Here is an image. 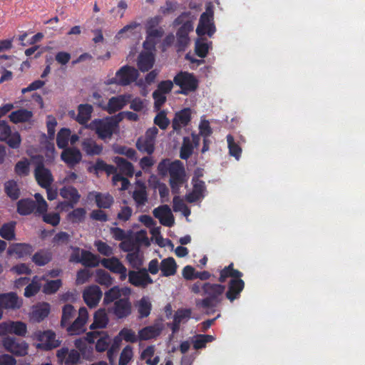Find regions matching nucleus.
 Masks as SVG:
<instances>
[{"instance_id": "f257e3e1", "label": "nucleus", "mask_w": 365, "mask_h": 365, "mask_svg": "<svg viewBox=\"0 0 365 365\" xmlns=\"http://www.w3.org/2000/svg\"><path fill=\"white\" fill-rule=\"evenodd\" d=\"M190 289L191 292L205 297L203 299L196 300L195 304L198 309L205 310V314L210 315L215 313V308L222 302L225 286L197 281Z\"/></svg>"}, {"instance_id": "f03ea898", "label": "nucleus", "mask_w": 365, "mask_h": 365, "mask_svg": "<svg viewBox=\"0 0 365 365\" xmlns=\"http://www.w3.org/2000/svg\"><path fill=\"white\" fill-rule=\"evenodd\" d=\"M169 175V184L172 191L178 194L180 187L187 180L183 163L179 160L173 161L170 164Z\"/></svg>"}, {"instance_id": "7ed1b4c3", "label": "nucleus", "mask_w": 365, "mask_h": 365, "mask_svg": "<svg viewBox=\"0 0 365 365\" xmlns=\"http://www.w3.org/2000/svg\"><path fill=\"white\" fill-rule=\"evenodd\" d=\"M174 83L179 86L180 90L176 93L188 95L191 92L195 91L198 88V80L193 73L187 71L178 72L173 78Z\"/></svg>"}, {"instance_id": "20e7f679", "label": "nucleus", "mask_w": 365, "mask_h": 365, "mask_svg": "<svg viewBox=\"0 0 365 365\" xmlns=\"http://www.w3.org/2000/svg\"><path fill=\"white\" fill-rule=\"evenodd\" d=\"M117 126L118 121L113 118H106L92 120L88 127L94 130L99 138L106 140L112 137Z\"/></svg>"}, {"instance_id": "39448f33", "label": "nucleus", "mask_w": 365, "mask_h": 365, "mask_svg": "<svg viewBox=\"0 0 365 365\" xmlns=\"http://www.w3.org/2000/svg\"><path fill=\"white\" fill-rule=\"evenodd\" d=\"M56 337L55 332L51 330H37L32 334V338L40 342L36 347L44 351L52 350L60 346L61 342Z\"/></svg>"}, {"instance_id": "423d86ee", "label": "nucleus", "mask_w": 365, "mask_h": 365, "mask_svg": "<svg viewBox=\"0 0 365 365\" xmlns=\"http://www.w3.org/2000/svg\"><path fill=\"white\" fill-rule=\"evenodd\" d=\"M139 76L138 70L135 67L125 65L115 73V76L110 80L109 83L125 86L136 81Z\"/></svg>"}, {"instance_id": "0eeeda50", "label": "nucleus", "mask_w": 365, "mask_h": 365, "mask_svg": "<svg viewBox=\"0 0 365 365\" xmlns=\"http://www.w3.org/2000/svg\"><path fill=\"white\" fill-rule=\"evenodd\" d=\"M214 12L211 6H207L200 18L199 24L196 29L198 36L207 34L211 37L215 32L216 29L213 21Z\"/></svg>"}, {"instance_id": "6e6552de", "label": "nucleus", "mask_w": 365, "mask_h": 365, "mask_svg": "<svg viewBox=\"0 0 365 365\" xmlns=\"http://www.w3.org/2000/svg\"><path fill=\"white\" fill-rule=\"evenodd\" d=\"M0 141L5 142L13 149L20 147L21 138L19 132H12L11 127L6 120H0Z\"/></svg>"}, {"instance_id": "1a4fd4ad", "label": "nucleus", "mask_w": 365, "mask_h": 365, "mask_svg": "<svg viewBox=\"0 0 365 365\" xmlns=\"http://www.w3.org/2000/svg\"><path fill=\"white\" fill-rule=\"evenodd\" d=\"M5 349L16 356H23L27 354L28 344L14 337L8 336L3 339Z\"/></svg>"}, {"instance_id": "9d476101", "label": "nucleus", "mask_w": 365, "mask_h": 365, "mask_svg": "<svg viewBox=\"0 0 365 365\" xmlns=\"http://www.w3.org/2000/svg\"><path fill=\"white\" fill-rule=\"evenodd\" d=\"M88 318V310L86 307H81L78 310V316L72 324L66 327V331L70 335H78L85 331V324Z\"/></svg>"}, {"instance_id": "9b49d317", "label": "nucleus", "mask_w": 365, "mask_h": 365, "mask_svg": "<svg viewBox=\"0 0 365 365\" xmlns=\"http://www.w3.org/2000/svg\"><path fill=\"white\" fill-rule=\"evenodd\" d=\"M193 30V24L192 21H185L176 32L175 47L178 51H184L189 44V33Z\"/></svg>"}, {"instance_id": "f8f14e48", "label": "nucleus", "mask_w": 365, "mask_h": 365, "mask_svg": "<svg viewBox=\"0 0 365 365\" xmlns=\"http://www.w3.org/2000/svg\"><path fill=\"white\" fill-rule=\"evenodd\" d=\"M127 275L128 277V282L135 287L145 288L148 284L153 283L145 268H142L138 271H129Z\"/></svg>"}, {"instance_id": "ddd939ff", "label": "nucleus", "mask_w": 365, "mask_h": 365, "mask_svg": "<svg viewBox=\"0 0 365 365\" xmlns=\"http://www.w3.org/2000/svg\"><path fill=\"white\" fill-rule=\"evenodd\" d=\"M34 177L37 183L43 188L50 187L53 181L51 172L45 168L43 162H39L36 164Z\"/></svg>"}, {"instance_id": "4468645a", "label": "nucleus", "mask_w": 365, "mask_h": 365, "mask_svg": "<svg viewBox=\"0 0 365 365\" xmlns=\"http://www.w3.org/2000/svg\"><path fill=\"white\" fill-rule=\"evenodd\" d=\"M26 332L27 327L24 322L9 321L0 323V335L9 333L19 336H25Z\"/></svg>"}, {"instance_id": "2eb2a0df", "label": "nucleus", "mask_w": 365, "mask_h": 365, "mask_svg": "<svg viewBox=\"0 0 365 365\" xmlns=\"http://www.w3.org/2000/svg\"><path fill=\"white\" fill-rule=\"evenodd\" d=\"M101 264L111 272L119 274L121 280L126 279L127 269L117 257L103 258L101 260Z\"/></svg>"}, {"instance_id": "dca6fc26", "label": "nucleus", "mask_w": 365, "mask_h": 365, "mask_svg": "<svg viewBox=\"0 0 365 365\" xmlns=\"http://www.w3.org/2000/svg\"><path fill=\"white\" fill-rule=\"evenodd\" d=\"M22 306V299L14 292L0 294V309L16 310Z\"/></svg>"}, {"instance_id": "f3484780", "label": "nucleus", "mask_w": 365, "mask_h": 365, "mask_svg": "<svg viewBox=\"0 0 365 365\" xmlns=\"http://www.w3.org/2000/svg\"><path fill=\"white\" fill-rule=\"evenodd\" d=\"M154 217L159 220L160 223L166 227H173L175 223L174 216L168 205H160L153 211Z\"/></svg>"}, {"instance_id": "a211bd4d", "label": "nucleus", "mask_w": 365, "mask_h": 365, "mask_svg": "<svg viewBox=\"0 0 365 365\" xmlns=\"http://www.w3.org/2000/svg\"><path fill=\"white\" fill-rule=\"evenodd\" d=\"M132 305L128 298H121L115 301L110 309L118 319L126 318L131 314Z\"/></svg>"}, {"instance_id": "6ab92c4d", "label": "nucleus", "mask_w": 365, "mask_h": 365, "mask_svg": "<svg viewBox=\"0 0 365 365\" xmlns=\"http://www.w3.org/2000/svg\"><path fill=\"white\" fill-rule=\"evenodd\" d=\"M102 294V291L98 286L92 285L83 291V298L90 308H93L98 305Z\"/></svg>"}, {"instance_id": "aec40b11", "label": "nucleus", "mask_w": 365, "mask_h": 365, "mask_svg": "<svg viewBox=\"0 0 365 365\" xmlns=\"http://www.w3.org/2000/svg\"><path fill=\"white\" fill-rule=\"evenodd\" d=\"M132 96L130 94L120 95L109 99L107 106L104 108L108 113L113 114L121 110L130 102Z\"/></svg>"}, {"instance_id": "412c9836", "label": "nucleus", "mask_w": 365, "mask_h": 365, "mask_svg": "<svg viewBox=\"0 0 365 365\" xmlns=\"http://www.w3.org/2000/svg\"><path fill=\"white\" fill-rule=\"evenodd\" d=\"M60 195L68 200L64 202L62 205H66L70 208H73L81 198V195L78 193V190L73 186H64L60 190Z\"/></svg>"}, {"instance_id": "4be33fe9", "label": "nucleus", "mask_w": 365, "mask_h": 365, "mask_svg": "<svg viewBox=\"0 0 365 365\" xmlns=\"http://www.w3.org/2000/svg\"><path fill=\"white\" fill-rule=\"evenodd\" d=\"M61 158L69 168H72L81 162L82 155L78 148H66L61 153Z\"/></svg>"}, {"instance_id": "5701e85b", "label": "nucleus", "mask_w": 365, "mask_h": 365, "mask_svg": "<svg viewBox=\"0 0 365 365\" xmlns=\"http://www.w3.org/2000/svg\"><path fill=\"white\" fill-rule=\"evenodd\" d=\"M191 120V109L183 108L177 112L172 121V127L175 131H180L182 127L186 126Z\"/></svg>"}, {"instance_id": "b1692460", "label": "nucleus", "mask_w": 365, "mask_h": 365, "mask_svg": "<svg viewBox=\"0 0 365 365\" xmlns=\"http://www.w3.org/2000/svg\"><path fill=\"white\" fill-rule=\"evenodd\" d=\"M36 202L31 198H23L19 200L16 204V211L22 216L29 215L34 213L37 216V207Z\"/></svg>"}, {"instance_id": "393cba45", "label": "nucleus", "mask_w": 365, "mask_h": 365, "mask_svg": "<svg viewBox=\"0 0 365 365\" xmlns=\"http://www.w3.org/2000/svg\"><path fill=\"white\" fill-rule=\"evenodd\" d=\"M245 287V282L240 278L232 279L228 284V289L225 297L230 302H233L240 297L241 292Z\"/></svg>"}, {"instance_id": "a878e982", "label": "nucleus", "mask_w": 365, "mask_h": 365, "mask_svg": "<svg viewBox=\"0 0 365 365\" xmlns=\"http://www.w3.org/2000/svg\"><path fill=\"white\" fill-rule=\"evenodd\" d=\"M34 252V247L26 243H14L7 250L9 255L16 256V258H24L30 256Z\"/></svg>"}, {"instance_id": "bb28decb", "label": "nucleus", "mask_w": 365, "mask_h": 365, "mask_svg": "<svg viewBox=\"0 0 365 365\" xmlns=\"http://www.w3.org/2000/svg\"><path fill=\"white\" fill-rule=\"evenodd\" d=\"M163 325L160 323L154 324L150 326H147L139 330V340L146 341L152 339H155L160 335L163 331Z\"/></svg>"}, {"instance_id": "cd10ccee", "label": "nucleus", "mask_w": 365, "mask_h": 365, "mask_svg": "<svg viewBox=\"0 0 365 365\" xmlns=\"http://www.w3.org/2000/svg\"><path fill=\"white\" fill-rule=\"evenodd\" d=\"M146 39L143 43V46L146 48H154L157 44V39L162 38L164 35V29L160 26L157 29L145 30Z\"/></svg>"}, {"instance_id": "c85d7f7f", "label": "nucleus", "mask_w": 365, "mask_h": 365, "mask_svg": "<svg viewBox=\"0 0 365 365\" xmlns=\"http://www.w3.org/2000/svg\"><path fill=\"white\" fill-rule=\"evenodd\" d=\"M155 63V56L152 53L142 52L138 58L137 66L141 72L150 70Z\"/></svg>"}, {"instance_id": "c756f323", "label": "nucleus", "mask_w": 365, "mask_h": 365, "mask_svg": "<svg viewBox=\"0 0 365 365\" xmlns=\"http://www.w3.org/2000/svg\"><path fill=\"white\" fill-rule=\"evenodd\" d=\"M109 319L105 309H99L93 316V322L90 325L91 329H103L108 324Z\"/></svg>"}, {"instance_id": "7c9ffc66", "label": "nucleus", "mask_w": 365, "mask_h": 365, "mask_svg": "<svg viewBox=\"0 0 365 365\" xmlns=\"http://www.w3.org/2000/svg\"><path fill=\"white\" fill-rule=\"evenodd\" d=\"M177 264L173 257H168L163 259L160 262V269L161 271V276L170 277L175 275L177 272Z\"/></svg>"}, {"instance_id": "2f4dec72", "label": "nucleus", "mask_w": 365, "mask_h": 365, "mask_svg": "<svg viewBox=\"0 0 365 365\" xmlns=\"http://www.w3.org/2000/svg\"><path fill=\"white\" fill-rule=\"evenodd\" d=\"M32 117L33 113L24 108L13 111L9 115L10 120L15 124L29 122Z\"/></svg>"}, {"instance_id": "473e14b6", "label": "nucleus", "mask_w": 365, "mask_h": 365, "mask_svg": "<svg viewBox=\"0 0 365 365\" xmlns=\"http://www.w3.org/2000/svg\"><path fill=\"white\" fill-rule=\"evenodd\" d=\"M93 106L90 104H80L78 107L76 121L81 125H86L91 118Z\"/></svg>"}, {"instance_id": "72a5a7b5", "label": "nucleus", "mask_w": 365, "mask_h": 365, "mask_svg": "<svg viewBox=\"0 0 365 365\" xmlns=\"http://www.w3.org/2000/svg\"><path fill=\"white\" fill-rule=\"evenodd\" d=\"M95 196V202L100 209H108L114 202V199L109 193L92 192ZM91 195V193H90Z\"/></svg>"}, {"instance_id": "f704fd0d", "label": "nucleus", "mask_w": 365, "mask_h": 365, "mask_svg": "<svg viewBox=\"0 0 365 365\" xmlns=\"http://www.w3.org/2000/svg\"><path fill=\"white\" fill-rule=\"evenodd\" d=\"M113 162L116 164L118 169L121 174L128 177H132L134 174V167L131 163L125 158L116 156L113 158Z\"/></svg>"}, {"instance_id": "c9c22d12", "label": "nucleus", "mask_w": 365, "mask_h": 365, "mask_svg": "<svg viewBox=\"0 0 365 365\" xmlns=\"http://www.w3.org/2000/svg\"><path fill=\"white\" fill-rule=\"evenodd\" d=\"M101 263L100 258L98 255L93 254L88 250H81V264L86 267H96Z\"/></svg>"}, {"instance_id": "e433bc0d", "label": "nucleus", "mask_w": 365, "mask_h": 365, "mask_svg": "<svg viewBox=\"0 0 365 365\" xmlns=\"http://www.w3.org/2000/svg\"><path fill=\"white\" fill-rule=\"evenodd\" d=\"M83 150L88 155H100L103 150V146L98 145L93 140L84 139L81 144Z\"/></svg>"}, {"instance_id": "4c0bfd02", "label": "nucleus", "mask_w": 365, "mask_h": 365, "mask_svg": "<svg viewBox=\"0 0 365 365\" xmlns=\"http://www.w3.org/2000/svg\"><path fill=\"white\" fill-rule=\"evenodd\" d=\"M136 148L143 153L152 155L155 151V143L144 136L139 137L135 143Z\"/></svg>"}, {"instance_id": "58836bf2", "label": "nucleus", "mask_w": 365, "mask_h": 365, "mask_svg": "<svg viewBox=\"0 0 365 365\" xmlns=\"http://www.w3.org/2000/svg\"><path fill=\"white\" fill-rule=\"evenodd\" d=\"M233 267L234 264L232 262L220 271L219 282L223 283L228 277H232V279H238L242 277L243 274L240 271L235 269Z\"/></svg>"}, {"instance_id": "ea45409f", "label": "nucleus", "mask_w": 365, "mask_h": 365, "mask_svg": "<svg viewBox=\"0 0 365 365\" xmlns=\"http://www.w3.org/2000/svg\"><path fill=\"white\" fill-rule=\"evenodd\" d=\"M132 197L138 207L146 204L148 202V193L144 184H141L139 187L133 191Z\"/></svg>"}, {"instance_id": "a19ab883", "label": "nucleus", "mask_w": 365, "mask_h": 365, "mask_svg": "<svg viewBox=\"0 0 365 365\" xmlns=\"http://www.w3.org/2000/svg\"><path fill=\"white\" fill-rule=\"evenodd\" d=\"M49 313L50 304L47 302H44L36 307L33 311L32 317L35 321L40 322L46 318Z\"/></svg>"}, {"instance_id": "79ce46f5", "label": "nucleus", "mask_w": 365, "mask_h": 365, "mask_svg": "<svg viewBox=\"0 0 365 365\" xmlns=\"http://www.w3.org/2000/svg\"><path fill=\"white\" fill-rule=\"evenodd\" d=\"M76 309H74L73 306L67 304L63 306L62 309V316L61 319V326L62 327H67L70 322L71 320L76 315Z\"/></svg>"}, {"instance_id": "37998d69", "label": "nucleus", "mask_w": 365, "mask_h": 365, "mask_svg": "<svg viewBox=\"0 0 365 365\" xmlns=\"http://www.w3.org/2000/svg\"><path fill=\"white\" fill-rule=\"evenodd\" d=\"M4 191L11 200H16L20 197V189L17 182L14 180H10L4 183Z\"/></svg>"}, {"instance_id": "c03bdc74", "label": "nucleus", "mask_w": 365, "mask_h": 365, "mask_svg": "<svg viewBox=\"0 0 365 365\" xmlns=\"http://www.w3.org/2000/svg\"><path fill=\"white\" fill-rule=\"evenodd\" d=\"M139 318L143 319L148 317L152 309V304L148 297L141 298L137 304Z\"/></svg>"}, {"instance_id": "a18cd8bd", "label": "nucleus", "mask_w": 365, "mask_h": 365, "mask_svg": "<svg viewBox=\"0 0 365 365\" xmlns=\"http://www.w3.org/2000/svg\"><path fill=\"white\" fill-rule=\"evenodd\" d=\"M52 259L51 254L49 252L40 250L36 252L32 257L33 262L37 266L42 267L47 264Z\"/></svg>"}, {"instance_id": "49530a36", "label": "nucleus", "mask_w": 365, "mask_h": 365, "mask_svg": "<svg viewBox=\"0 0 365 365\" xmlns=\"http://www.w3.org/2000/svg\"><path fill=\"white\" fill-rule=\"evenodd\" d=\"M15 222L4 223L0 228V236L6 240H12L15 239Z\"/></svg>"}, {"instance_id": "de8ad7c7", "label": "nucleus", "mask_w": 365, "mask_h": 365, "mask_svg": "<svg viewBox=\"0 0 365 365\" xmlns=\"http://www.w3.org/2000/svg\"><path fill=\"white\" fill-rule=\"evenodd\" d=\"M154 354V346H148L142 351L140 359L145 360L146 364L148 365H157L160 361V359L159 356H155L152 359L151 358L153 356Z\"/></svg>"}, {"instance_id": "09e8293b", "label": "nucleus", "mask_w": 365, "mask_h": 365, "mask_svg": "<svg viewBox=\"0 0 365 365\" xmlns=\"http://www.w3.org/2000/svg\"><path fill=\"white\" fill-rule=\"evenodd\" d=\"M194 146L189 137H184L180 150V157L182 160H187L193 153Z\"/></svg>"}, {"instance_id": "8fccbe9b", "label": "nucleus", "mask_w": 365, "mask_h": 365, "mask_svg": "<svg viewBox=\"0 0 365 365\" xmlns=\"http://www.w3.org/2000/svg\"><path fill=\"white\" fill-rule=\"evenodd\" d=\"M71 135V130L69 128H63L57 133L56 144L59 148H66L68 144Z\"/></svg>"}, {"instance_id": "3c124183", "label": "nucleus", "mask_w": 365, "mask_h": 365, "mask_svg": "<svg viewBox=\"0 0 365 365\" xmlns=\"http://www.w3.org/2000/svg\"><path fill=\"white\" fill-rule=\"evenodd\" d=\"M121 297V289L118 286H114L110 288L109 290L105 292L104 298H103V304H108L111 302H115V301L120 299Z\"/></svg>"}, {"instance_id": "603ef678", "label": "nucleus", "mask_w": 365, "mask_h": 365, "mask_svg": "<svg viewBox=\"0 0 365 365\" xmlns=\"http://www.w3.org/2000/svg\"><path fill=\"white\" fill-rule=\"evenodd\" d=\"M227 142L230 155L239 160L242 154L240 146L235 142L234 137L230 134L227 135Z\"/></svg>"}, {"instance_id": "864d4df0", "label": "nucleus", "mask_w": 365, "mask_h": 365, "mask_svg": "<svg viewBox=\"0 0 365 365\" xmlns=\"http://www.w3.org/2000/svg\"><path fill=\"white\" fill-rule=\"evenodd\" d=\"M215 340V337L209 334H197L193 341V347L195 349H200L205 348L206 344L212 342Z\"/></svg>"}, {"instance_id": "5fc2aeb1", "label": "nucleus", "mask_w": 365, "mask_h": 365, "mask_svg": "<svg viewBox=\"0 0 365 365\" xmlns=\"http://www.w3.org/2000/svg\"><path fill=\"white\" fill-rule=\"evenodd\" d=\"M62 286V280L60 279L54 280H48L43 286V292L46 294H52L56 293Z\"/></svg>"}, {"instance_id": "6e6d98bb", "label": "nucleus", "mask_w": 365, "mask_h": 365, "mask_svg": "<svg viewBox=\"0 0 365 365\" xmlns=\"http://www.w3.org/2000/svg\"><path fill=\"white\" fill-rule=\"evenodd\" d=\"M96 282L107 287H110L113 282V279L111 277L110 274L103 269H98L96 271Z\"/></svg>"}, {"instance_id": "4d7b16f0", "label": "nucleus", "mask_w": 365, "mask_h": 365, "mask_svg": "<svg viewBox=\"0 0 365 365\" xmlns=\"http://www.w3.org/2000/svg\"><path fill=\"white\" fill-rule=\"evenodd\" d=\"M30 163L27 158H24L16 163L14 167V171L19 176H27L29 174Z\"/></svg>"}, {"instance_id": "13d9d810", "label": "nucleus", "mask_w": 365, "mask_h": 365, "mask_svg": "<svg viewBox=\"0 0 365 365\" xmlns=\"http://www.w3.org/2000/svg\"><path fill=\"white\" fill-rule=\"evenodd\" d=\"M114 152L119 155H125L128 158L133 161H137V153L131 148L125 145H118L114 149Z\"/></svg>"}, {"instance_id": "bf43d9fd", "label": "nucleus", "mask_w": 365, "mask_h": 365, "mask_svg": "<svg viewBox=\"0 0 365 365\" xmlns=\"http://www.w3.org/2000/svg\"><path fill=\"white\" fill-rule=\"evenodd\" d=\"M86 210L84 208L78 207L74 209L73 211L68 214V220L72 223H78L83 221L86 215Z\"/></svg>"}, {"instance_id": "052dcab7", "label": "nucleus", "mask_w": 365, "mask_h": 365, "mask_svg": "<svg viewBox=\"0 0 365 365\" xmlns=\"http://www.w3.org/2000/svg\"><path fill=\"white\" fill-rule=\"evenodd\" d=\"M37 216H42L43 221L47 224H49L53 227L57 226L61 221V217L58 212H43L42 214L37 215Z\"/></svg>"}, {"instance_id": "680f3d73", "label": "nucleus", "mask_w": 365, "mask_h": 365, "mask_svg": "<svg viewBox=\"0 0 365 365\" xmlns=\"http://www.w3.org/2000/svg\"><path fill=\"white\" fill-rule=\"evenodd\" d=\"M154 123L160 129L165 130L170 124V120L166 116L165 110L160 111L154 118Z\"/></svg>"}, {"instance_id": "e2e57ef3", "label": "nucleus", "mask_w": 365, "mask_h": 365, "mask_svg": "<svg viewBox=\"0 0 365 365\" xmlns=\"http://www.w3.org/2000/svg\"><path fill=\"white\" fill-rule=\"evenodd\" d=\"M119 334L127 342L135 343L139 340V334L136 335L131 329L123 328Z\"/></svg>"}, {"instance_id": "0e129e2a", "label": "nucleus", "mask_w": 365, "mask_h": 365, "mask_svg": "<svg viewBox=\"0 0 365 365\" xmlns=\"http://www.w3.org/2000/svg\"><path fill=\"white\" fill-rule=\"evenodd\" d=\"M202 176V175H199L197 176H194L192 178V184H193V188L192 190L196 192L197 194H199L202 197H204V192L206 190L205 183L203 180H201L199 179V177Z\"/></svg>"}, {"instance_id": "69168bd1", "label": "nucleus", "mask_w": 365, "mask_h": 365, "mask_svg": "<svg viewBox=\"0 0 365 365\" xmlns=\"http://www.w3.org/2000/svg\"><path fill=\"white\" fill-rule=\"evenodd\" d=\"M133 356V350L130 346H126L120 353L119 365H127Z\"/></svg>"}, {"instance_id": "338daca9", "label": "nucleus", "mask_w": 365, "mask_h": 365, "mask_svg": "<svg viewBox=\"0 0 365 365\" xmlns=\"http://www.w3.org/2000/svg\"><path fill=\"white\" fill-rule=\"evenodd\" d=\"M35 202L36 203L37 207V215L42 214L43 212H47L48 210V204L46 201L44 200L43 196L40 193H36L34 195Z\"/></svg>"}, {"instance_id": "774afa93", "label": "nucleus", "mask_w": 365, "mask_h": 365, "mask_svg": "<svg viewBox=\"0 0 365 365\" xmlns=\"http://www.w3.org/2000/svg\"><path fill=\"white\" fill-rule=\"evenodd\" d=\"M208 44L205 42L197 41L195 43V51L197 56L205 58L208 53Z\"/></svg>"}]
</instances>
